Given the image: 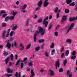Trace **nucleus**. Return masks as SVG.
Masks as SVG:
<instances>
[{
	"instance_id": "1",
	"label": "nucleus",
	"mask_w": 77,
	"mask_h": 77,
	"mask_svg": "<svg viewBox=\"0 0 77 77\" xmlns=\"http://www.w3.org/2000/svg\"><path fill=\"white\" fill-rule=\"evenodd\" d=\"M38 29L39 31V32L40 33L41 35L42 36H43L45 33V30L44 28L39 26L38 28Z\"/></svg>"
},
{
	"instance_id": "2",
	"label": "nucleus",
	"mask_w": 77,
	"mask_h": 77,
	"mask_svg": "<svg viewBox=\"0 0 77 77\" xmlns=\"http://www.w3.org/2000/svg\"><path fill=\"white\" fill-rule=\"evenodd\" d=\"M74 23H72L71 24L70 27L68 28L67 33H66V34L69 33V32L70 30H72V28L74 27Z\"/></svg>"
},
{
	"instance_id": "3",
	"label": "nucleus",
	"mask_w": 77,
	"mask_h": 77,
	"mask_svg": "<svg viewBox=\"0 0 77 77\" xmlns=\"http://www.w3.org/2000/svg\"><path fill=\"white\" fill-rule=\"evenodd\" d=\"M2 14H4L3 15H2V18H5V17H6V16H7V14L3 10L2 11L0 12V16L2 15Z\"/></svg>"
},
{
	"instance_id": "4",
	"label": "nucleus",
	"mask_w": 77,
	"mask_h": 77,
	"mask_svg": "<svg viewBox=\"0 0 77 77\" xmlns=\"http://www.w3.org/2000/svg\"><path fill=\"white\" fill-rule=\"evenodd\" d=\"M59 66H60V63L59 62V60H58L55 64L56 69H57V68H59Z\"/></svg>"
},
{
	"instance_id": "5",
	"label": "nucleus",
	"mask_w": 77,
	"mask_h": 77,
	"mask_svg": "<svg viewBox=\"0 0 77 77\" xmlns=\"http://www.w3.org/2000/svg\"><path fill=\"white\" fill-rule=\"evenodd\" d=\"M48 0H45V2H44V7H47L48 4H49V2H48Z\"/></svg>"
},
{
	"instance_id": "6",
	"label": "nucleus",
	"mask_w": 77,
	"mask_h": 77,
	"mask_svg": "<svg viewBox=\"0 0 77 77\" xmlns=\"http://www.w3.org/2000/svg\"><path fill=\"white\" fill-rule=\"evenodd\" d=\"M66 20V17L65 16H64L62 18V19L61 20V23H63L64 21H65Z\"/></svg>"
},
{
	"instance_id": "7",
	"label": "nucleus",
	"mask_w": 77,
	"mask_h": 77,
	"mask_svg": "<svg viewBox=\"0 0 77 77\" xmlns=\"http://www.w3.org/2000/svg\"><path fill=\"white\" fill-rule=\"evenodd\" d=\"M27 5H25L22 8V12L23 13H26V10H24L26 9V8H27Z\"/></svg>"
},
{
	"instance_id": "8",
	"label": "nucleus",
	"mask_w": 77,
	"mask_h": 77,
	"mask_svg": "<svg viewBox=\"0 0 77 77\" xmlns=\"http://www.w3.org/2000/svg\"><path fill=\"white\" fill-rule=\"evenodd\" d=\"M77 20V16L75 17L70 18L69 19V21H74V20Z\"/></svg>"
},
{
	"instance_id": "9",
	"label": "nucleus",
	"mask_w": 77,
	"mask_h": 77,
	"mask_svg": "<svg viewBox=\"0 0 77 77\" xmlns=\"http://www.w3.org/2000/svg\"><path fill=\"white\" fill-rule=\"evenodd\" d=\"M38 33V32H37L34 35V41L35 42H36V36L37 35Z\"/></svg>"
},
{
	"instance_id": "10",
	"label": "nucleus",
	"mask_w": 77,
	"mask_h": 77,
	"mask_svg": "<svg viewBox=\"0 0 77 77\" xmlns=\"http://www.w3.org/2000/svg\"><path fill=\"white\" fill-rule=\"evenodd\" d=\"M43 24L45 25V27H47L48 24V21H43Z\"/></svg>"
},
{
	"instance_id": "11",
	"label": "nucleus",
	"mask_w": 77,
	"mask_h": 77,
	"mask_svg": "<svg viewBox=\"0 0 77 77\" xmlns=\"http://www.w3.org/2000/svg\"><path fill=\"white\" fill-rule=\"evenodd\" d=\"M7 47L8 48V49H9L11 47V43H10V42H8L7 43L6 45Z\"/></svg>"
},
{
	"instance_id": "12",
	"label": "nucleus",
	"mask_w": 77,
	"mask_h": 77,
	"mask_svg": "<svg viewBox=\"0 0 77 77\" xmlns=\"http://www.w3.org/2000/svg\"><path fill=\"white\" fill-rule=\"evenodd\" d=\"M7 71L8 73H11L13 72V70H10V68H9V67L7 68Z\"/></svg>"
},
{
	"instance_id": "13",
	"label": "nucleus",
	"mask_w": 77,
	"mask_h": 77,
	"mask_svg": "<svg viewBox=\"0 0 77 77\" xmlns=\"http://www.w3.org/2000/svg\"><path fill=\"white\" fill-rule=\"evenodd\" d=\"M6 30L4 31L2 33V36L3 38H5V35L6 34Z\"/></svg>"
},
{
	"instance_id": "14",
	"label": "nucleus",
	"mask_w": 77,
	"mask_h": 77,
	"mask_svg": "<svg viewBox=\"0 0 77 77\" xmlns=\"http://www.w3.org/2000/svg\"><path fill=\"white\" fill-rule=\"evenodd\" d=\"M49 72H50V74L51 75V76H53V75H54V72H53V71L50 70H49Z\"/></svg>"
},
{
	"instance_id": "15",
	"label": "nucleus",
	"mask_w": 77,
	"mask_h": 77,
	"mask_svg": "<svg viewBox=\"0 0 77 77\" xmlns=\"http://www.w3.org/2000/svg\"><path fill=\"white\" fill-rule=\"evenodd\" d=\"M19 46L20 48L22 47V48L20 49V51H23V50H24V46H23L22 44H20L19 45Z\"/></svg>"
},
{
	"instance_id": "16",
	"label": "nucleus",
	"mask_w": 77,
	"mask_h": 77,
	"mask_svg": "<svg viewBox=\"0 0 77 77\" xmlns=\"http://www.w3.org/2000/svg\"><path fill=\"white\" fill-rule=\"evenodd\" d=\"M42 4V1H40L38 3V7H41Z\"/></svg>"
},
{
	"instance_id": "17",
	"label": "nucleus",
	"mask_w": 77,
	"mask_h": 77,
	"mask_svg": "<svg viewBox=\"0 0 77 77\" xmlns=\"http://www.w3.org/2000/svg\"><path fill=\"white\" fill-rule=\"evenodd\" d=\"M10 59V58L9 57H8L5 59V63L6 65L8 64V62H9V60Z\"/></svg>"
},
{
	"instance_id": "18",
	"label": "nucleus",
	"mask_w": 77,
	"mask_h": 77,
	"mask_svg": "<svg viewBox=\"0 0 77 77\" xmlns=\"http://www.w3.org/2000/svg\"><path fill=\"white\" fill-rule=\"evenodd\" d=\"M31 75L30 77H33V75H35V73L33 72V70L31 69Z\"/></svg>"
},
{
	"instance_id": "19",
	"label": "nucleus",
	"mask_w": 77,
	"mask_h": 77,
	"mask_svg": "<svg viewBox=\"0 0 77 77\" xmlns=\"http://www.w3.org/2000/svg\"><path fill=\"white\" fill-rule=\"evenodd\" d=\"M66 63H67V60L65 59L63 61V64L64 66H65Z\"/></svg>"
},
{
	"instance_id": "20",
	"label": "nucleus",
	"mask_w": 77,
	"mask_h": 77,
	"mask_svg": "<svg viewBox=\"0 0 77 77\" xmlns=\"http://www.w3.org/2000/svg\"><path fill=\"white\" fill-rule=\"evenodd\" d=\"M69 50H67L65 52V55L66 56H68V55L69 54Z\"/></svg>"
},
{
	"instance_id": "21",
	"label": "nucleus",
	"mask_w": 77,
	"mask_h": 77,
	"mask_svg": "<svg viewBox=\"0 0 77 77\" xmlns=\"http://www.w3.org/2000/svg\"><path fill=\"white\" fill-rule=\"evenodd\" d=\"M29 19H28L26 22V23L25 24V26H29V24H28L29 23Z\"/></svg>"
},
{
	"instance_id": "22",
	"label": "nucleus",
	"mask_w": 77,
	"mask_h": 77,
	"mask_svg": "<svg viewBox=\"0 0 77 77\" xmlns=\"http://www.w3.org/2000/svg\"><path fill=\"white\" fill-rule=\"evenodd\" d=\"M11 17L9 16H7L5 18V21H7L8 20L10 19Z\"/></svg>"
},
{
	"instance_id": "23",
	"label": "nucleus",
	"mask_w": 77,
	"mask_h": 77,
	"mask_svg": "<svg viewBox=\"0 0 77 77\" xmlns=\"http://www.w3.org/2000/svg\"><path fill=\"white\" fill-rule=\"evenodd\" d=\"M72 2V0H66V2L67 4H69Z\"/></svg>"
},
{
	"instance_id": "24",
	"label": "nucleus",
	"mask_w": 77,
	"mask_h": 77,
	"mask_svg": "<svg viewBox=\"0 0 77 77\" xmlns=\"http://www.w3.org/2000/svg\"><path fill=\"white\" fill-rule=\"evenodd\" d=\"M10 60L11 61L14 60V55L13 54H11L10 56Z\"/></svg>"
},
{
	"instance_id": "25",
	"label": "nucleus",
	"mask_w": 77,
	"mask_h": 77,
	"mask_svg": "<svg viewBox=\"0 0 77 77\" xmlns=\"http://www.w3.org/2000/svg\"><path fill=\"white\" fill-rule=\"evenodd\" d=\"M4 53H3V54L4 56H8V54H9V53L8 52H4Z\"/></svg>"
},
{
	"instance_id": "26",
	"label": "nucleus",
	"mask_w": 77,
	"mask_h": 77,
	"mask_svg": "<svg viewBox=\"0 0 77 77\" xmlns=\"http://www.w3.org/2000/svg\"><path fill=\"white\" fill-rule=\"evenodd\" d=\"M59 9V8H58L57 7H56L54 10V12L55 13H57V11H58V10Z\"/></svg>"
},
{
	"instance_id": "27",
	"label": "nucleus",
	"mask_w": 77,
	"mask_h": 77,
	"mask_svg": "<svg viewBox=\"0 0 77 77\" xmlns=\"http://www.w3.org/2000/svg\"><path fill=\"white\" fill-rule=\"evenodd\" d=\"M31 44H29L27 45V46L26 47V49L28 50L29 49V48H30V47H31Z\"/></svg>"
},
{
	"instance_id": "28",
	"label": "nucleus",
	"mask_w": 77,
	"mask_h": 77,
	"mask_svg": "<svg viewBox=\"0 0 77 77\" xmlns=\"http://www.w3.org/2000/svg\"><path fill=\"white\" fill-rule=\"evenodd\" d=\"M55 53V50L54 49H53L51 51V55L53 56Z\"/></svg>"
},
{
	"instance_id": "29",
	"label": "nucleus",
	"mask_w": 77,
	"mask_h": 77,
	"mask_svg": "<svg viewBox=\"0 0 77 77\" xmlns=\"http://www.w3.org/2000/svg\"><path fill=\"white\" fill-rule=\"evenodd\" d=\"M44 42V39H41L38 41V42L39 44H41V42L42 43H43Z\"/></svg>"
},
{
	"instance_id": "30",
	"label": "nucleus",
	"mask_w": 77,
	"mask_h": 77,
	"mask_svg": "<svg viewBox=\"0 0 77 77\" xmlns=\"http://www.w3.org/2000/svg\"><path fill=\"white\" fill-rule=\"evenodd\" d=\"M29 66H32L33 65V61L31 60L30 61V63H29Z\"/></svg>"
},
{
	"instance_id": "31",
	"label": "nucleus",
	"mask_w": 77,
	"mask_h": 77,
	"mask_svg": "<svg viewBox=\"0 0 77 77\" xmlns=\"http://www.w3.org/2000/svg\"><path fill=\"white\" fill-rule=\"evenodd\" d=\"M66 42H67V43H68V42H69V43L71 44V39H68L66 41Z\"/></svg>"
},
{
	"instance_id": "32",
	"label": "nucleus",
	"mask_w": 77,
	"mask_h": 77,
	"mask_svg": "<svg viewBox=\"0 0 77 77\" xmlns=\"http://www.w3.org/2000/svg\"><path fill=\"white\" fill-rule=\"evenodd\" d=\"M40 48L39 47H36L35 48V51H39V50Z\"/></svg>"
},
{
	"instance_id": "33",
	"label": "nucleus",
	"mask_w": 77,
	"mask_h": 77,
	"mask_svg": "<svg viewBox=\"0 0 77 77\" xmlns=\"http://www.w3.org/2000/svg\"><path fill=\"white\" fill-rule=\"evenodd\" d=\"M14 33V31H12L11 32L10 34V36H13Z\"/></svg>"
},
{
	"instance_id": "34",
	"label": "nucleus",
	"mask_w": 77,
	"mask_h": 77,
	"mask_svg": "<svg viewBox=\"0 0 77 77\" xmlns=\"http://www.w3.org/2000/svg\"><path fill=\"white\" fill-rule=\"evenodd\" d=\"M13 16L15 17V15H17V14H18V12H17V11H13Z\"/></svg>"
},
{
	"instance_id": "35",
	"label": "nucleus",
	"mask_w": 77,
	"mask_h": 77,
	"mask_svg": "<svg viewBox=\"0 0 77 77\" xmlns=\"http://www.w3.org/2000/svg\"><path fill=\"white\" fill-rule=\"evenodd\" d=\"M52 26H53V25L51 24H49V26L48 27V29L49 30H50L51 29V27H52Z\"/></svg>"
},
{
	"instance_id": "36",
	"label": "nucleus",
	"mask_w": 77,
	"mask_h": 77,
	"mask_svg": "<svg viewBox=\"0 0 77 77\" xmlns=\"http://www.w3.org/2000/svg\"><path fill=\"white\" fill-rule=\"evenodd\" d=\"M20 60H18V61H17V62H16V66H17L18 64L20 63Z\"/></svg>"
},
{
	"instance_id": "37",
	"label": "nucleus",
	"mask_w": 77,
	"mask_h": 77,
	"mask_svg": "<svg viewBox=\"0 0 77 77\" xmlns=\"http://www.w3.org/2000/svg\"><path fill=\"white\" fill-rule=\"evenodd\" d=\"M54 47V43H52V44L50 46V47L51 48H53Z\"/></svg>"
},
{
	"instance_id": "38",
	"label": "nucleus",
	"mask_w": 77,
	"mask_h": 77,
	"mask_svg": "<svg viewBox=\"0 0 77 77\" xmlns=\"http://www.w3.org/2000/svg\"><path fill=\"white\" fill-rule=\"evenodd\" d=\"M24 66V63H21V65H20V69H22L23 68V67Z\"/></svg>"
},
{
	"instance_id": "39",
	"label": "nucleus",
	"mask_w": 77,
	"mask_h": 77,
	"mask_svg": "<svg viewBox=\"0 0 77 77\" xmlns=\"http://www.w3.org/2000/svg\"><path fill=\"white\" fill-rule=\"evenodd\" d=\"M69 9H67L65 10V12L66 14H68V13H69Z\"/></svg>"
},
{
	"instance_id": "40",
	"label": "nucleus",
	"mask_w": 77,
	"mask_h": 77,
	"mask_svg": "<svg viewBox=\"0 0 77 77\" xmlns=\"http://www.w3.org/2000/svg\"><path fill=\"white\" fill-rule=\"evenodd\" d=\"M54 35H55V36L57 37V36H58V32L57 31H56L55 32Z\"/></svg>"
},
{
	"instance_id": "41",
	"label": "nucleus",
	"mask_w": 77,
	"mask_h": 77,
	"mask_svg": "<svg viewBox=\"0 0 77 77\" xmlns=\"http://www.w3.org/2000/svg\"><path fill=\"white\" fill-rule=\"evenodd\" d=\"M17 28V26H14L12 28V30H15V29H16Z\"/></svg>"
},
{
	"instance_id": "42",
	"label": "nucleus",
	"mask_w": 77,
	"mask_h": 77,
	"mask_svg": "<svg viewBox=\"0 0 77 77\" xmlns=\"http://www.w3.org/2000/svg\"><path fill=\"white\" fill-rule=\"evenodd\" d=\"M48 16L46 17V18H45L43 20L44 21H46L47 20H48Z\"/></svg>"
},
{
	"instance_id": "43",
	"label": "nucleus",
	"mask_w": 77,
	"mask_h": 77,
	"mask_svg": "<svg viewBox=\"0 0 77 77\" xmlns=\"http://www.w3.org/2000/svg\"><path fill=\"white\" fill-rule=\"evenodd\" d=\"M75 58H76V56H72L71 57V59H72L73 60H74Z\"/></svg>"
},
{
	"instance_id": "44",
	"label": "nucleus",
	"mask_w": 77,
	"mask_h": 77,
	"mask_svg": "<svg viewBox=\"0 0 77 77\" xmlns=\"http://www.w3.org/2000/svg\"><path fill=\"white\" fill-rule=\"evenodd\" d=\"M6 25V24L5 23H2V27H5Z\"/></svg>"
},
{
	"instance_id": "45",
	"label": "nucleus",
	"mask_w": 77,
	"mask_h": 77,
	"mask_svg": "<svg viewBox=\"0 0 77 77\" xmlns=\"http://www.w3.org/2000/svg\"><path fill=\"white\" fill-rule=\"evenodd\" d=\"M26 60H27V58L26 57L23 60V62H25Z\"/></svg>"
},
{
	"instance_id": "46",
	"label": "nucleus",
	"mask_w": 77,
	"mask_h": 77,
	"mask_svg": "<svg viewBox=\"0 0 77 77\" xmlns=\"http://www.w3.org/2000/svg\"><path fill=\"white\" fill-rule=\"evenodd\" d=\"M45 55L46 57H48V54L47 52H45Z\"/></svg>"
},
{
	"instance_id": "47",
	"label": "nucleus",
	"mask_w": 77,
	"mask_h": 77,
	"mask_svg": "<svg viewBox=\"0 0 77 77\" xmlns=\"http://www.w3.org/2000/svg\"><path fill=\"white\" fill-rule=\"evenodd\" d=\"M75 53H76L75 51H73V53H72V54L73 55V56H75Z\"/></svg>"
},
{
	"instance_id": "48",
	"label": "nucleus",
	"mask_w": 77,
	"mask_h": 77,
	"mask_svg": "<svg viewBox=\"0 0 77 77\" xmlns=\"http://www.w3.org/2000/svg\"><path fill=\"white\" fill-rule=\"evenodd\" d=\"M42 18H41L40 19L38 20V23H41L42 22Z\"/></svg>"
},
{
	"instance_id": "49",
	"label": "nucleus",
	"mask_w": 77,
	"mask_h": 77,
	"mask_svg": "<svg viewBox=\"0 0 77 77\" xmlns=\"http://www.w3.org/2000/svg\"><path fill=\"white\" fill-rule=\"evenodd\" d=\"M59 72H63V69H62V68H61L59 70Z\"/></svg>"
},
{
	"instance_id": "50",
	"label": "nucleus",
	"mask_w": 77,
	"mask_h": 77,
	"mask_svg": "<svg viewBox=\"0 0 77 77\" xmlns=\"http://www.w3.org/2000/svg\"><path fill=\"white\" fill-rule=\"evenodd\" d=\"M60 27V25H57L55 28V30H57Z\"/></svg>"
},
{
	"instance_id": "51",
	"label": "nucleus",
	"mask_w": 77,
	"mask_h": 77,
	"mask_svg": "<svg viewBox=\"0 0 77 77\" xmlns=\"http://www.w3.org/2000/svg\"><path fill=\"white\" fill-rule=\"evenodd\" d=\"M75 5V4L74 3V2H73L69 5V6H74Z\"/></svg>"
},
{
	"instance_id": "52",
	"label": "nucleus",
	"mask_w": 77,
	"mask_h": 77,
	"mask_svg": "<svg viewBox=\"0 0 77 77\" xmlns=\"http://www.w3.org/2000/svg\"><path fill=\"white\" fill-rule=\"evenodd\" d=\"M12 75H9V74H7L5 75L6 77H10V76H12Z\"/></svg>"
},
{
	"instance_id": "53",
	"label": "nucleus",
	"mask_w": 77,
	"mask_h": 77,
	"mask_svg": "<svg viewBox=\"0 0 77 77\" xmlns=\"http://www.w3.org/2000/svg\"><path fill=\"white\" fill-rule=\"evenodd\" d=\"M64 50V47L63 46L62 47V48L61 49V52H63V51Z\"/></svg>"
},
{
	"instance_id": "54",
	"label": "nucleus",
	"mask_w": 77,
	"mask_h": 77,
	"mask_svg": "<svg viewBox=\"0 0 77 77\" xmlns=\"http://www.w3.org/2000/svg\"><path fill=\"white\" fill-rule=\"evenodd\" d=\"M14 44L15 47H16V46H17V42H16V41H14Z\"/></svg>"
},
{
	"instance_id": "55",
	"label": "nucleus",
	"mask_w": 77,
	"mask_h": 77,
	"mask_svg": "<svg viewBox=\"0 0 77 77\" xmlns=\"http://www.w3.org/2000/svg\"><path fill=\"white\" fill-rule=\"evenodd\" d=\"M15 77H18V72H16L15 75H14Z\"/></svg>"
},
{
	"instance_id": "56",
	"label": "nucleus",
	"mask_w": 77,
	"mask_h": 77,
	"mask_svg": "<svg viewBox=\"0 0 77 77\" xmlns=\"http://www.w3.org/2000/svg\"><path fill=\"white\" fill-rule=\"evenodd\" d=\"M59 17V13H58L57 14V18H58Z\"/></svg>"
},
{
	"instance_id": "57",
	"label": "nucleus",
	"mask_w": 77,
	"mask_h": 77,
	"mask_svg": "<svg viewBox=\"0 0 77 77\" xmlns=\"http://www.w3.org/2000/svg\"><path fill=\"white\" fill-rule=\"evenodd\" d=\"M10 17V20H14V16H11Z\"/></svg>"
},
{
	"instance_id": "58",
	"label": "nucleus",
	"mask_w": 77,
	"mask_h": 77,
	"mask_svg": "<svg viewBox=\"0 0 77 77\" xmlns=\"http://www.w3.org/2000/svg\"><path fill=\"white\" fill-rule=\"evenodd\" d=\"M16 4L17 5H18L20 4V2L18 1H17V2L16 3Z\"/></svg>"
},
{
	"instance_id": "59",
	"label": "nucleus",
	"mask_w": 77,
	"mask_h": 77,
	"mask_svg": "<svg viewBox=\"0 0 77 77\" xmlns=\"http://www.w3.org/2000/svg\"><path fill=\"white\" fill-rule=\"evenodd\" d=\"M65 56V54L64 53H62L61 54V57H63V56Z\"/></svg>"
},
{
	"instance_id": "60",
	"label": "nucleus",
	"mask_w": 77,
	"mask_h": 77,
	"mask_svg": "<svg viewBox=\"0 0 77 77\" xmlns=\"http://www.w3.org/2000/svg\"><path fill=\"white\" fill-rule=\"evenodd\" d=\"M12 66V62H11L9 63V64L8 65L9 66Z\"/></svg>"
},
{
	"instance_id": "61",
	"label": "nucleus",
	"mask_w": 77,
	"mask_h": 77,
	"mask_svg": "<svg viewBox=\"0 0 77 77\" xmlns=\"http://www.w3.org/2000/svg\"><path fill=\"white\" fill-rule=\"evenodd\" d=\"M35 57V55H33V56L31 57V59H33V58Z\"/></svg>"
},
{
	"instance_id": "62",
	"label": "nucleus",
	"mask_w": 77,
	"mask_h": 77,
	"mask_svg": "<svg viewBox=\"0 0 77 77\" xmlns=\"http://www.w3.org/2000/svg\"><path fill=\"white\" fill-rule=\"evenodd\" d=\"M15 59H18V56L17 54H16L15 55Z\"/></svg>"
},
{
	"instance_id": "63",
	"label": "nucleus",
	"mask_w": 77,
	"mask_h": 77,
	"mask_svg": "<svg viewBox=\"0 0 77 77\" xmlns=\"http://www.w3.org/2000/svg\"><path fill=\"white\" fill-rule=\"evenodd\" d=\"M67 75H69V70L67 71Z\"/></svg>"
},
{
	"instance_id": "64",
	"label": "nucleus",
	"mask_w": 77,
	"mask_h": 77,
	"mask_svg": "<svg viewBox=\"0 0 77 77\" xmlns=\"http://www.w3.org/2000/svg\"><path fill=\"white\" fill-rule=\"evenodd\" d=\"M18 77H21V73H19L18 74Z\"/></svg>"
}]
</instances>
